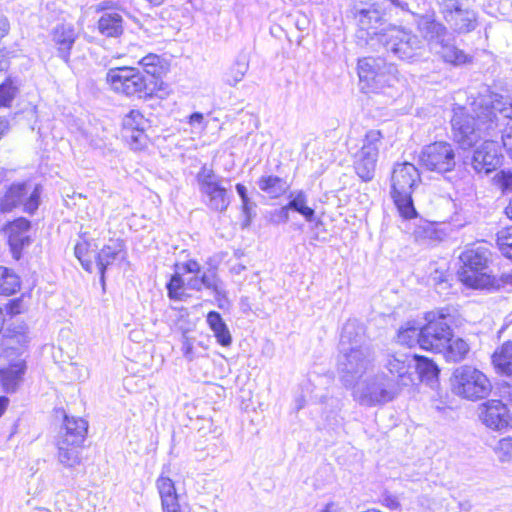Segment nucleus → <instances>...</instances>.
<instances>
[{
    "instance_id": "f257e3e1",
    "label": "nucleus",
    "mask_w": 512,
    "mask_h": 512,
    "mask_svg": "<svg viewBox=\"0 0 512 512\" xmlns=\"http://www.w3.org/2000/svg\"><path fill=\"white\" fill-rule=\"evenodd\" d=\"M512 100L499 94L475 103L473 114L456 112L451 120L454 140L464 149L486 137L501 135L502 147L512 160Z\"/></svg>"
},
{
    "instance_id": "f03ea898",
    "label": "nucleus",
    "mask_w": 512,
    "mask_h": 512,
    "mask_svg": "<svg viewBox=\"0 0 512 512\" xmlns=\"http://www.w3.org/2000/svg\"><path fill=\"white\" fill-rule=\"evenodd\" d=\"M421 181L418 169L409 162L397 163L391 175L390 195L400 215L405 219L417 216L412 193Z\"/></svg>"
},
{
    "instance_id": "7ed1b4c3",
    "label": "nucleus",
    "mask_w": 512,
    "mask_h": 512,
    "mask_svg": "<svg viewBox=\"0 0 512 512\" xmlns=\"http://www.w3.org/2000/svg\"><path fill=\"white\" fill-rule=\"evenodd\" d=\"M462 263L458 270L459 280L467 287L483 289L492 285L488 272L490 251L485 244H475L467 247L459 256Z\"/></svg>"
},
{
    "instance_id": "20e7f679",
    "label": "nucleus",
    "mask_w": 512,
    "mask_h": 512,
    "mask_svg": "<svg viewBox=\"0 0 512 512\" xmlns=\"http://www.w3.org/2000/svg\"><path fill=\"white\" fill-rule=\"evenodd\" d=\"M455 310L449 307L439 308L425 314L426 323L422 325L421 348L441 352L451 340Z\"/></svg>"
},
{
    "instance_id": "39448f33",
    "label": "nucleus",
    "mask_w": 512,
    "mask_h": 512,
    "mask_svg": "<svg viewBox=\"0 0 512 512\" xmlns=\"http://www.w3.org/2000/svg\"><path fill=\"white\" fill-rule=\"evenodd\" d=\"M451 389L463 399L479 401L490 395L492 383L481 370L471 365H462L452 374Z\"/></svg>"
},
{
    "instance_id": "423d86ee",
    "label": "nucleus",
    "mask_w": 512,
    "mask_h": 512,
    "mask_svg": "<svg viewBox=\"0 0 512 512\" xmlns=\"http://www.w3.org/2000/svg\"><path fill=\"white\" fill-rule=\"evenodd\" d=\"M106 82L114 92L128 97L146 98L153 94L155 87L153 80L146 78L138 68L130 66L109 69Z\"/></svg>"
},
{
    "instance_id": "0eeeda50",
    "label": "nucleus",
    "mask_w": 512,
    "mask_h": 512,
    "mask_svg": "<svg viewBox=\"0 0 512 512\" xmlns=\"http://www.w3.org/2000/svg\"><path fill=\"white\" fill-rule=\"evenodd\" d=\"M353 388V397L360 405L373 407L393 401L399 395L394 380L384 373L376 374L357 382Z\"/></svg>"
},
{
    "instance_id": "6e6552de",
    "label": "nucleus",
    "mask_w": 512,
    "mask_h": 512,
    "mask_svg": "<svg viewBox=\"0 0 512 512\" xmlns=\"http://www.w3.org/2000/svg\"><path fill=\"white\" fill-rule=\"evenodd\" d=\"M374 353L370 347L339 350L337 370L347 388L355 387L363 375L373 368Z\"/></svg>"
},
{
    "instance_id": "1a4fd4ad",
    "label": "nucleus",
    "mask_w": 512,
    "mask_h": 512,
    "mask_svg": "<svg viewBox=\"0 0 512 512\" xmlns=\"http://www.w3.org/2000/svg\"><path fill=\"white\" fill-rule=\"evenodd\" d=\"M196 181L206 206L214 212H225L231 200L227 188L223 186V178L211 167L203 165L196 175Z\"/></svg>"
},
{
    "instance_id": "9d476101",
    "label": "nucleus",
    "mask_w": 512,
    "mask_h": 512,
    "mask_svg": "<svg viewBox=\"0 0 512 512\" xmlns=\"http://www.w3.org/2000/svg\"><path fill=\"white\" fill-rule=\"evenodd\" d=\"M378 43L396 58L411 61L422 53L423 43L419 37L403 28L393 27L378 36Z\"/></svg>"
},
{
    "instance_id": "9b49d317",
    "label": "nucleus",
    "mask_w": 512,
    "mask_h": 512,
    "mask_svg": "<svg viewBox=\"0 0 512 512\" xmlns=\"http://www.w3.org/2000/svg\"><path fill=\"white\" fill-rule=\"evenodd\" d=\"M395 72L393 65H386L380 58L367 57L358 62L360 81L366 83L367 88L375 93L386 87L391 88L398 82Z\"/></svg>"
},
{
    "instance_id": "f8f14e48",
    "label": "nucleus",
    "mask_w": 512,
    "mask_h": 512,
    "mask_svg": "<svg viewBox=\"0 0 512 512\" xmlns=\"http://www.w3.org/2000/svg\"><path fill=\"white\" fill-rule=\"evenodd\" d=\"M42 188L40 185L31 186L27 183L13 184L8 189L0 203L3 212L23 206V210L33 214L39 207Z\"/></svg>"
},
{
    "instance_id": "ddd939ff",
    "label": "nucleus",
    "mask_w": 512,
    "mask_h": 512,
    "mask_svg": "<svg viewBox=\"0 0 512 512\" xmlns=\"http://www.w3.org/2000/svg\"><path fill=\"white\" fill-rule=\"evenodd\" d=\"M420 164L427 170L445 173L453 170L456 164L452 144L438 141L426 145L419 156Z\"/></svg>"
},
{
    "instance_id": "4468645a",
    "label": "nucleus",
    "mask_w": 512,
    "mask_h": 512,
    "mask_svg": "<svg viewBox=\"0 0 512 512\" xmlns=\"http://www.w3.org/2000/svg\"><path fill=\"white\" fill-rule=\"evenodd\" d=\"M502 160L498 142L487 139L474 150L471 157H466L464 163L471 165L477 173L489 174L502 164Z\"/></svg>"
},
{
    "instance_id": "2eb2a0df",
    "label": "nucleus",
    "mask_w": 512,
    "mask_h": 512,
    "mask_svg": "<svg viewBox=\"0 0 512 512\" xmlns=\"http://www.w3.org/2000/svg\"><path fill=\"white\" fill-rule=\"evenodd\" d=\"M30 340L29 328L25 323H12L4 331L1 354L5 358L19 357L27 350Z\"/></svg>"
},
{
    "instance_id": "dca6fc26",
    "label": "nucleus",
    "mask_w": 512,
    "mask_h": 512,
    "mask_svg": "<svg viewBox=\"0 0 512 512\" xmlns=\"http://www.w3.org/2000/svg\"><path fill=\"white\" fill-rule=\"evenodd\" d=\"M414 355L396 353L387 356L385 368L392 376H395L394 384L398 386L399 392L404 387L416 384V376L413 370Z\"/></svg>"
},
{
    "instance_id": "f3484780",
    "label": "nucleus",
    "mask_w": 512,
    "mask_h": 512,
    "mask_svg": "<svg viewBox=\"0 0 512 512\" xmlns=\"http://www.w3.org/2000/svg\"><path fill=\"white\" fill-rule=\"evenodd\" d=\"M480 419L488 428L502 430L509 426L511 416L500 400H489L481 407Z\"/></svg>"
},
{
    "instance_id": "a211bd4d",
    "label": "nucleus",
    "mask_w": 512,
    "mask_h": 512,
    "mask_svg": "<svg viewBox=\"0 0 512 512\" xmlns=\"http://www.w3.org/2000/svg\"><path fill=\"white\" fill-rule=\"evenodd\" d=\"M162 512H190L187 505H182L179 501L174 481L164 475V471L156 480Z\"/></svg>"
},
{
    "instance_id": "6ab92c4d",
    "label": "nucleus",
    "mask_w": 512,
    "mask_h": 512,
    "mask_svg": "<svg viewBox=\"0 0 512 512\" xmlns=\"http://www.w3.org/2000/svg\"><path fill=\"white\" fill-rule=\"evenodd\" d=\"M30 227L31 223L29 220L18 218L9 223L5 228L13 257L17 260L21 256L22 249L30 244Z\"/></svg>"
},
{
    "instance_id": "aec40b11",
    "label": "nucleus",
    "mask_w": 512,
    "mask_h": 512,
    "mask_svg": "<svg viewBox=\"0 0 512 512\" xmlns=\"http://www.w3.org/2000/svg\"><path fill=\"white\" fill-rule=\"evenodd\" d=\"M125 245L121 239H109L96 256V267L100 273V282L105 289L106 269L114 262L125 257Z\"/></svg>"
},
{
    "instance_id": "412c9836",
    "label": "nucleus",
    "mask_w": 512,
    "mask_h": 512,
    "mask_svg": "<svg viewBox=\"0 0 512 512\" xmlns=\"http://www.w3.org/2000/svg\"><path fill=\"white\" fill-rule=\"evenodd\" d=\"M88 432V422L81 417L64 416L56 441L82 445Z\"/></svg>"
},
{
    "instance_id": "4be33fe9",
    "label": "nucleus",
    "mask_w": 512,
    "mask_h": 512,
    "mask_svg": "<svg viewBox=\"0 0 512 512\" xmlns=\"http://www.w3.org/2000/svg\"><path fill=\"white\" fill-rule=\"evenodd\" d=\"M78 37L72 24L57 25L52 32V41L57 48L58 56L66 63L70 59V51Z\"/></svg>"
},
{
    "instance_id": "5701e85b",
    "label": "nucleus",
    "mask_w": 512,
    "mask_h": 512,
    "mask_svg": "<svg viewBox=\"0 0 512 512\" xmlns=\"http://www.w3.org/2000/svg\"><path fill=\"white\" fill-rule=\"evenodd\" d=\"M26 362L18 358L9 365L0 368V386L6 393H14L23 381Z\"/></svg>"
},
{
    "instance_id": "b1692460",
    "label": "nucleus",
    "mask_w": 512,
    "mask_h": 512,
    "mask_svg": "<svg viewBox=\"0 0 512 512\" xmlns=\"http://www.w3.org/2000/svg\"><path fill=\"white\" fill-rule=\"evenodd\" d=\"M370 347L366 343L363 326L356 320H348L341 332L339 350Z\"/></svg>"
},
{
    "instance_id": "393cba45",
    "label": "nucleus",
    "mask_w": 512,
    "mask_h": 512,
    "mask_svg": "<svg viewBox=\"0 0 512 512\" xmlns=\"http://www.w3.org/2000/svg\"><path fill=\"white\" fill-rule=\"evenodd\" d=\"M449 28L458 34H465L477 27V14L474 10L461 8L444 18Z\"/></svg>"
},
{
    "instance_id": "a878e982",
    "label": "nucleus",
    "mask_w": 512,
    "mask_h": 512,
    "mask_svg": "<svg viewBox=\"0 0 512 512\" xmlns=\"http://www.w3.org/2000/svg\"><path fill=\"white\" fill-rule=\"evenodd\" d=\"M357 19L360 31H365L370 41L376 40L378 42V36L381 33H377L376 29L382 21L381 13L377 9L369 7L367 9L359 10L357 13Z\"/></svg>"
},
{
    "instance_id": "bb28decb",
    "label": "nucleus",
    "mask_w": 512,
    "mask_h": 512,
    "mask_svg": "<svg viewBox=\"0 0 512 512\" xmlns=\"http://www.w3.org/2000/svg\"><path fill=\"white\" fill-rule=\"evenodd\" d=\"M123 17L117 12L103 13L98 22L97 28L101 35L105 37L117 38L124 31Z\"/></svg>"
},
{
    "instance_id": "cd10ccee",
    "label": "nucleus",
    "mask_w": 512,
    "mask_h": 512,
    "mask_svg": "<svg viewBox=\"0 0 512 512\" xmlns=\"http://www.w3.org/2000/svg\"><path fill=\"white\" fill-rule=\"evenodd\" d=\"M413 370L416 376V383H433L437 380L439 369L437 365L426 357L414 355Z\"/></svg>"
},
{
    "instance_id": "c85d7f7f",
    "label": "nucleus",
    "mask_w": 512,
    "mask_h": 512,
    "mask_svg": "<svg viewBox=\"0 0 512 512\" xmlns=\"http://www.w3.org/2000/svg\"><path fill=\"white\" fill-rule=\"evenodd\" d=\"M434 50L445 62L453 65H461L470 61V57L463 50L450 43L446 38L442 39V42Z\"/></svg>"
},
{
    "instance_id": "c756f323",
    "label": "nucleus",
    "mask_w": 512,
    "mask_h": 512,
    "mask_svg": "<svg viewBox=\"0 0 512 512\" xmlns=\"http://www.w3.org/2000/svg\"><path fill=\"white\" fill-rule=\"evenodd\" d=\"M422 324L415 320L405 322L397 334V341L409 347L419 345L421 347Z\"/></svg>"
},
{
    "instance_id": "7c9ffc66",
    "label": "nucleus",
    "mask_w": 512,
    "mask_h": 512,
    "mask_svg": "<svg viewBox=\"0 0 512 512\" xmlns=\"http://www.w3.org/2000/svg\"><path fill=\"white\" fill-rule=\"evenodd\" d=\"M288 208L302 215L306 221L312 222L315 218V210L308 206V196L303 190H294L288 195Z\"/></svg>"
},
{
    "instance_id": "2f4dec72",
    "label": "nucleus",
    "mask_w": 512,
    "mask_h": 512,
    "mask_svg": "<svg viewBox=\"0 0 512 512\" xmlns=\"http://www.w3.org/2000/svg\"><path fill=\"white\" fill-rule=\"evenodd\" d=\"M257 185L261 191L266 193L270 198H278L288 189L286 180L275 175H263L257 181Z\"/></svg>"
},
{
    "instance_id": "473e14b6",
    "label": "nucleus",
    "mask_w": 512,
    "mask_h": 512,
    "mask_svg": "<svg viewBox=\"0 0 512 512\" xmlns=\"http://www.w3.org/2000/svg\"><path fill=\"white\" fill-rule=\"evenodd\" d=\"M58 449L57 459L64 467L72 468L80 463V448L82 445H73L64 441H56Z\"/></svg>"
},
{
    "instance_id": "72a5a7b5",
    "label": "nucleus",
    "mask_w": 512,
    "mask_h": 512,
    "mask_svg": "<svg viewBox=\"0 0 512 512\" xmlns=\"http://www.w3.org/2000/svg\"><path fill=\"white\" fill-rule=\"evenodd\" d=\"M206 320L217 342L222 346H229L232 342V337L220 313L211 311L208 313Z\"/></svg>"
},
{
    "instance_id": "f704fd0d",
    "label": "nucleus",
    "mask_w": 512,
    "mask_h": 512,
    "mask_svg": "<svg viewBox=\"0 0 512 512\" xmlns=\"http://www.w3.org/2000/svg\"><path fill=\"white\" fill-rule=\"evenodd\" d=\"M420 30L425 39H427L432 48L435 49L442 39H445L447 36V29L441 23L435 20H424L420 23Z\"/></svg>"
},
{
    "instance_id": "c9c22d12",
    "label": "nucleus",
    "mask_w": 512,
    "mask_h": 512,
    "mask_svg": "<svg viewBox=\"0 0 512 512\" xmlns=\"http://www.w3.org/2000/svg\"><path fill=\"white\" fill-rule=\"evenodd\" d=\"M377 160L378 158L370 156L369 153H355L354 168L357 175L363 181L367 182L373 179L376 170Z\"/></svg>"
},
{
    "instance_id": "e433bc0d",
    "label": "nucleus",
    "mask_w": 512,
    "mask_h": 512,
    "mask_svg": "<svg viewBox=\"0 0 512 512\" xmlns=\"http://www.w3.org/2000/svg\"><path fill=\"white\" fill-rule=\"evenodd\" d=\"M469 352V345L461 338H453L445 345V349L441 351L447 361L459 362L463 360Z\"/></svg>"
},
{
    "instance_id": "4c0bfd02",
    "label": "nucleus",
    "mask_w": 512,
    "mask_h": 512,
    "mask_svg": "<svg viewBox=\"0 0 512 512\" xmlns=\"http://www.w3.org/2000/svg\"><path fill=\"white\" fill-rule=\"evenodd\" d=\"M384 136L380 130H369L363 139L362 146L358 152L378 158L379 151L383 147Z\"/></svg>"
},
{
    "instance_id": "58836bf2",
    "label": "nucleus",
    "mask_w": 512,
    "mask_h": 512,
    "mask_svg": "<svg viewBox=\"0 0 512 512\" xmlns=\"http://www.w3.org/2000/svg\"><path fill=\"white\" fill-rule=\"evenodd\" d=\"M20 289L18 275L7 267L0 266V295L9 296Z\"/></svg>"
},
{
    "instance_id": "ea45409f",
    "label": "nucleus",
    "mask_w": 512,
    "mask_h": 512,
    "mask_svg": "<svg viewBox=\"0 0 512 512\" xmlns=\"http://www.w3.org/2000/svg\"><path fill=\"white\" fill-rule=\"evenodd\" d=\"M492 362L496 369L504 373L512 366V342L502 344L492 355Z\"/></svg>"
},
{
    "instance_id": "a19ab883",
    "label": "nucleus",
    "mask_w": 512,
    "mask_h": 512,
    "mask_svg": "<svg viewBox=\"0 0 512 512\" xmlns=\"http://www.w3.org/2000/svg\"><path fill=\"white\" fill-rule=\"evenodd\" d=\"M248 69V59L246 57L238 58L226 73L225 82L232 87L236 86L240 81H242Z\"/></svg>"
},
{
    "instance_id": "79ce46f5",
    "label": "nucleus",
    "mask_w": 512,
    "mask_h": 512,
    "mask_svg": "<svg viewBox=\"0 0 512 512\" xmlns=\"http://www.w3.org/2000/svg\"><path fill=\"white\" fill-rule=\"evenodd\" d=\"M200 281L202 282V286L211 290L217 299L225 298L226 291L223 282L213 270L204 272L200 277Z\"/></svg>"
},
{
    "instance_id": "37998d69",
    "label": "nucleus",
    "mask_w": 512,
    "mask_h": 512,
    "mask_svg": "<svg viewBox=\"0 0 512 512\" xmlns=\"http://www.w3.org/2000/svg\"><path fill=\"white\" fill-rule=\"evenodd\" d=\"M123 132H129L132 130L146 129L147 120L138 110H131L122 122Z\"/></svg>"
},
{
    "instance_id": "c03bdc74",
    "label": "nucleus",
    "mask_w": 512,
    "mask_h": 512,
    "mask_svg": "<svg viewBox=\"0 0 512 512\" xmlns=\"http://www.w3.org/2000/svg\"><path fill=\"white\" fill-rule=\"evenodd\" d=\"M139 64L143 67L144 71L152 76L156 77L161 75L163 72V64L160 56L156 54H148L139 60Z\"/></svg>"
},
{
    "instance_id": "a18cd8bd",
    "label": "nucleus",
    "mask_w": 512,
    "mask_h": 512,
    "mask_svg": "<svg viewBox=\"0 0 512 512\" xmlns=\"http://www.w3.org/2000/svg\"><path fill=\"white\" fill-rule=\"evenodd\" d=\"M496 241L501 253L512 260V227L500 230Z\"/></svg>"
},
{
    "instance_id": "49530a36",
    "label": "nucleus",
    "mask_w": 512,
    "mask_h": 512,
    "mask_svg": "<svg viewBox=\"0 0 512 512\" xmlns=\"http://www.w3.org/2000/svg\"><path fill=\"white\" fill-rule=\"evenodd\" d=\"M494 452L501 463L512 461V437L500 439L494 447Z\"/></svg>"
},
{
    "instance_id": "de8ad7c7",
    "label": "nucleus",
    "mask_w": 512,
    "mask_h": 512,
    "mask_svg": "<svg viewBox=\"0 0 512 512\" xmlns=\"http://www.w3.org/2000/svg\"><path fill=\"white\" fill-rule=\"evenodd\" d=\"M123 136L134 150L142 149L147 143L145 129L123 132Z\"/></svg>"
},
{
    "instance_id": "09e8293b",
    "label": "nucleus",
    "mask_w": 512,
    "mask_h": 512,
    "mask_svg": "<svg viewBox=\"0 0 512 512\" xmlns=\"http://www.w3.org/2000/svg\"><path fill=\"white\" fill-rule=\"evenodd\" d=\"M183 279L179 274H175L171 277L167 283L168 296L171 299L180 300L183 295Z\"/></svg>"
},
{
    "instance_id": "8fccbe9b",
    "label": "nucleus",
    "mask_w": 512,
    "mask_h": 512,
    "mask_svg": "<svg viewBox=\"0 0 512 512\" xmlns=\"http://www.w3.org/2000/svg\"><path fill=\"white\" fill-rule=\"evenodd\" d=\"M88 251V243L87 242H79L75 245L74 252L75 256L81 262L82 267L88 271L92 272L93 262L86 257Z\"/></svg>"
},
{
    "instance_id": "3c124183",
    "label": "nucleus",
    "mask_w": 512,
    "mask_h": 512,
    "mask_svg": "<svg viewBox=\"0 0 512 512\" xmlns=\"http://www.w3.org/2000/svg\"><path fill=\"white\" fill-rule=\"evenodd\" d=\"M17 88L11 81L4 82L0 85V107L8 106L15 97Z\"/></svg>"
},
{
    "instance_id": "603ef678",
    "label": "nucleus",
    "mask_w": 512,
    "mask_h": 512,
    "mask_svg": "<svg viewBox=\"0 0 512 512\" xmlns=\"http://www.w3.org/2000/svg\"><path fill=\"white\" fill-rule=\"evenodd\" d=\"M464 1L465 0H438L443 18L463 8Z\"/></svg>"
},
{
    "instance_id": "864d4df0",
    "label": "nucleus",
    "mask_w": 512,
    "mask_h": 512,
    "mask_svg": "<svg viewBox=\"0 0 512 512\" xmlns=\"http://www.w3.org/2000/svg\"><path fill=\"white\" fill-rule=\"evenodd\" d=\"M67 372L71 374L73 380L84 381L88 378V369L84 365L70 363Z\"/></svg>"
},
{
    "instance_id": "5fc2aeb1",
    "label": "nucleus",
    "mask_w": 512,
    "mask_h": 512,
    "mask_svg": "<svg viewBox=\"0 0 512 512\" xmlns=\"http://www.w3.org/2000/svg\"><path fill=\"white\" fill-rule=\"evenodd\" d=\"M289 211L288 205L282 206L280 209L275 210L272 214V221L275 223H286L289 221Z\"/></svg>"
},
{
    "instance_id": "6e6d98bb",
    "label": "nucleus",
    "mask_w": 512,
    "mask_h": 512,
    "mask_svg": "<svg viewBox=\"0 0 512 512\" xmlns=\"http://www.w3.org/2000/svg\"><path fill=\"white\" fill-rule=\"evenodd\" d=\"M499 183L504 191L512 192V173L509 171H501Z\"/></svg>"
},
{
    "instance_id": "4d7b16f0",
    "label": "nucleus",
    "mask_w": 512,
    "mask_h": 512,
    "mask_svg": "<svg viewBox=\"0 0 512 512\" xmlns=\"http://www.w3.org/2000/svg\"><path fill=\"white\" fill-rule=\"evenodd\" d=\"M189 124L197 127L199 130L205 128L204 126V116L200 112H194L189 116Z\"/></svg>"
},
{
    "instance_id": "13d9d810",
    "label": "nucleus",
    "mask_w": 512,
    "mask_h": 512,
    "mask_svg": "<svg viewBox=\"0 0 512 512\" xmlns=\"http://www.w3.org/2000/svg\"><path fill=\"white\" fill-rule=\"evenodd\" d=\"M182 352L186 359L191 361L194 357L193 355V344L185 338L182 343Z\"/></svg>"
},
{
    "instance_id": "bf43d9fd",
    "label": "nucleus",
    "mask_w": 512,
    "mask_h": 512,
    "mask_svg": "<svg viewBox=\"0 0 512 512\" xmlns=\"http://www.w3.org/2000/svg\"><path fill=\"white\" fill-rule=\"evenodd\" d=\"M10 30V23L6 16L0 14V40L5 37Z\"/></svg>"
},
{
    "instance_id": "052dcab7",
    "label": "nucleus",
    "mask_w": 512,
    "mask_h": 512,
    "mask_svg": "<svg viewBox=\"0 0 512 512\" xmlns=\"http://www.w3.org/2000/svg\"><path fill=\"white\" fill-rule=\"evenodd\" d=\"M383 503L391 510H396L400 507V503L396 497L387 496L384 498Z\"/></svg>"
},
{
    "instance_id": "680f3d73",
    "label": "nucleus",
    "mask_w": 512,
    "mask_h": 512,
    "mask_svg": "<svg viewBox=\"0 0 512 512\" xmlns=\"http://www.w3.org/2000/svg\"><path fill=\"white\" fill-rule=\"evenodd\" d=\"M184 270L189 273H199L200 265L197 261L190 260L184 264Z\"/></svg>"
},
{
    "instance_id": "e2e57ef3",
    "label": "nucleus",
    "mask_w": 512,
    "mask_h": 512,
    "mask_svg": "<svg viewBox=\"0 0 512 512\" xmlns=\"http://www.w3.org/2000/svg\"><path fill=\"white\" fill-rule=\"evenodd\" d=\"M235 188H236V191H237L239 197L241 198V201L247 203L248 202V194H247L246 187L243 184L238 183V184H236Z\"/></svg>"
},
{
    "instance_id": "0e129e2a",
    "label": "nucleus",
    "mask_w": 512,
    "mask_h": 512,
    "mask_svg": "<svg viewBox=\"0 0 512 512\" xmlns=\"http://www.w3.org/2000/svg\"><path fill=\"white\" fill-rule=\"evenodd\" d=\"M7 310L12 315L19 314L20 313V301L19 300H12L8 304Z\"/></svg>"
},
{
    "instance_id": "69168bd1",
    "label": "nucleus",
    "mask_w": 512,
    "mask_h": 512,
    "mask_svg": "<svg viewBox=\"0 0 512 512\" xmlns=\"http://www.w3.org/2000/svg\"><path fill=\"white\" fill-rule=\"evenodd\" d=\"M188 287L193 290L200 291L202 289V282L200 281V277L191 278L188 282Z\"/></svg>"
},
{
    "instance_id": "338daca9",
    "label": "nucleus",
    "mask_w": 512,
    "mask_h": 512,
    "mask_svg": "<svg viewBox=\"0 0 512 512\" xmlns=\"http://www.w3.org/2000/svg\"><path fill=\"white\" fill-rule=\"evenodd\" d=\"M255 206V204L250 200V198L248 197V202L245 203V202H242V210H243V213L249 218L250 217V210L252 209V207Z\"/></svg>"
},
{
    "instance_id": "774afa93",
    "label": "nucleus",
    "mask_w": 512,
    "mask_h": 512,
    "mask_svg": "<svg viewBox=\"0 0 512 512\" xmlns=\"http://www.w3.org/2000/svg\"><path fill=\"white\" fill-rule=\"evenodd\" d=\"M338 510H339L338 504H336L334 502H329L319 512H338Z\"/></svg>"
}]
</instances>
